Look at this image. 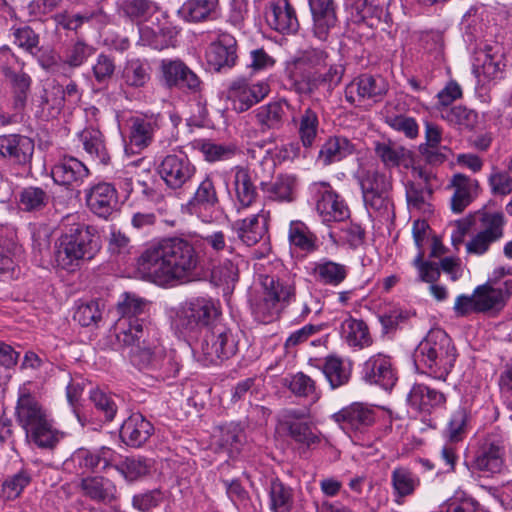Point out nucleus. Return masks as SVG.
<instances>
[{"label": "nucleus", "mask_w": 512, "mask_h": 512, "mask_svg": "<svg viewBox=\"0 0 512 512\" xmlns=\"http://www.w3.org/2000/svg\"><path fill=\"white\" fill-rule=\"evenodd\" d=\"M441 117L452 125L470 128L476 122V114L462 106L441 108Z\"/></svg>", "instance_id": "58"}, {"label": "nucleus", "mask_w": 512, "mask_h": 512, "mask_svg": "<svg viewBox=\"0 0 512 512\" xmlns=\"http://www.w3.org/2000/svg\"><path fill=\"white\" fill-rule=\"evenodd\" d=\"M82 494L95 502L110 503L117 497L116 485L102 476H88L79 484Z\"/></svg>", "instance_id": "31"}, {"label": "nucleus", "mask_w": 512, "mask_h": 512, "mask_svg": "<svg viewBox=\"0 0 512 512\" xmlns=\"http://www.w3.org/2000/svg\"><path fill=\"white\" fill-rule=\"evenodd\" d=\"M267 24L280 33L295 32L298 20L288 0H269L266 6Z\"/></svg>", "instance_id": "22"}, {"label": "nucleus", "mask_w": 512, "mask_h": 512, "mask_svg": "<svg viewBox=\"0 0 512 512\" xmlns=\"http://www.w3.org/2000/svg\"><path fill=\"white\" fill-rule=\"evenodd\" d=\"M474 293L479 312L499 311L512 295V281L507 280L499 287L486 282L477 286Z\"/></svg>", "instance_id": "21"}, {"label": "nucleus", "mask_w": 512, "mask_h": 512, "mask_svg": "<svg viewBox=\"0 0 512 512\" xmlns=\"http://www.w3.org/2000/svg\"><path fill=\"white\" fill-rule=\"evenodd\" d=\"M157 129L156 121L147 117H133L129 126V144L126 152L137 153L147 148L153 141Z\"/></svg>", "instance_id": "27"}, {"label": "nucleus", "mask_w": 512, "mask_h": 512, "mask_svg": "<svg viewBox=\"0 0 512 512\" xmlns=\"http://www.w3.org/2000/svg\"><path fill=\"white\" fill-rule=\"evenodd\" d=\"M269 92L270 86L266 81L249 83L245 79H238L231 83L227 97L235 111L244 112L262 101Z\"/></svg>", "instance_id": "12"}, {"label": "nucleus", "mask_w": 512, "mask_h": 512, "mask_svg": "<svg viewBox=\"0 0 512 512\" xmlns=\"http://www.w3.org/2000/svg\"><path fill=\"white\" fill-rule=\"evenodd\" d=\"M288 387L297 396L310 397L312 400L318 399L315 382L304 373L291 376Z\"/></svg>", "instance_id": "61"}, {"label": "nucleus", "mask_w": 512, "mask_h": 512, "mask_svg": "<svg viewBox=\"0 0 512 512\" xmlns=\"http://www.w3.org/2000/svg\"><path fill=\"white\" fill-rule=\"evenodd\" d=\"M340 336L348 346L353 348L363 349L372 344V338L366 323L351 316L342 321Z\"/></svg>", "instance_id": "35"}, {"label": "nucleus", "mask_w": 512, "mask_h": 512, "mask_svg": "<svg viewBox=\"0 0 512 512\" xmlns=\"http://www.w3.org/2000/svg\"><path fill=\"white\" fill-rule=\"evenodd\" d=\"M434 178L431 172L412 166L411 179L406 183V199L410 211L423 215L432 213L430 198L432 195L431 180Z\"/></svg>", "instance_id": "9"}, {"label": "nucleus", "mask_w": 512, "mask_h": 512, "mask_svg": "<svg viewBox=\"0 0 512 512\" xmlns=\"http://www.w3.org/2000/svg\"><path fill=\"white\" fill-rule=\"evenodd\" d=\"M232 190L238 209L251 206L257 197V189L248 168L236 166L231 170Z\"/></svg>", "instance_id": "26"}, {"label": "nucleus", "mask_w": 512, "mask_h": 512, "mask_svg": "<svg viewBox=\"0 0 512 512\" xmlns=\"http://www.w3.org/2000/svg\"><path fill=\"white\" fill-rule=\"evenodd\" d=\"M500 71L499 62L490 50H479L475 54L473 72L479 81L494 78Z\"/></svg>", "instance_id": "54"}, {"label": "nucleus", "mask_w": 512, "mask_h": 512, "mask_svg": "<svg viewBox=\"0 0 512 512\" xmlns=\"http://www.w3.org/2000/svg\"><path fill=\"white\" fill-rule=\"evenodd\" d=\"M100 238L93 226L77 224L62 235L55 250V262L65 270H74L83 259H91L100 249Z\"/></svg>", "instance_id": "3"}, {"label": "nucleus", "mask_w": 512, "mask_h": 512, "mask_svg": "<svg viewBox=\"0 0 512 512\" xmlns=\"http://www.w3.org/2000/svg\"><path fill=\"white\" fill-rule=\"evenodd\" d=\"M481 232L491 241L498 242L504 237L506 219L502 212H485L480 217Z\"/></svg>", "instance_id": "52"}, {"label": "nucleus", "mask_w": 512, "mask_h": 512, "mask_svg": "<svg viewBox=\"0 0 512 512\" xmlns=\"http://www.w3.org/2000/svg\"><path fill=\"white\" fill-rule=\"evenodd\" d=\"M299 417L296 411H289L285 416L283 424L288 430L289 436L297 444L306 448L318 444L320 441L318 433L307 422L299 420Z\"/></svg>", "instance_id": "37"}, {"label": "nucleus", "mask_w": 512, "mask_h": 512, "mask_svg": "<svg viewBox=\"0 0 512 512\" xmlns=\"http://www.w3.org/2000/svg\"><path fill=\"white\" fill-rule=\"evenodd\" d=\"M195 147L208 162L227 160L235 154L234 146L218 144L209 140H199L195 143Z\"/></svg>", "instance_id": "55"}, {"label": "nucleus", "mask_w": 512, "mask_h": 512, "mask_svg": "<svg viewBox=\"0 0 512 512\" xmlns=\"http://www.w3.org/2000/svg\"><path fill=\"white\" fill-rule=\"evenodd\" d=\"M218 204V196L213 181L206 177L196 189L187 204L190 214L196 215L203 222L209 223L214 219L213 211Z\"/></svg>", "instance_id": "20"}, {"label": "nucleus", "mask_w": 512, "mask_h": 512, "mask_svg": "<svg viewBox=\"0 0 512 512\" xmlns=\"http://www.w3.org/2000/svg\"><path fill=\"white\" fill-rule=\"evenodd\" d=\"M261 283L263 292L253 305V312L260 321L270 322L278 317L284 304L295 296V286L292 281L268 275L262 278Z\"/></svg>", "instance_id": "7"}, {"label": "nucleus", "mask_w": 512, "mask_h": 512, "mask_svg": "<svg viewBox=\"0 0 512 512\" xmlns=\"http://www.w3.org/2000/svg\"><path fill=\"white\" fill-rule=\"evenodd\" d=\"M86 202L94 214L107 218L118 204L116 189L109 183H98L87 191Z\"/></svg>", "instance_id": "24"}, {"label": "nucleus", "mask_w": 512, "mask_h": 512, "mask_svg": "<svg viewBox=\"0 0 512 512\" xmlns=\"http://www.w3.org/2000/svg\"><path fill=\"white\" fill-rule=\"evenodd\" d=\"M152 431V424L141 414L135 413L128 417L122 424L120 437L127 445L139 447L149 439Z\"/></svg>", "instance_id": "30"}, {"label": "nucleus", "mask_w": 512, "mask_h": 512, "mask_svg": "<svg viewBox=\"0 0 512 512\" xmlns=\"http://www.w3.org/2000/svg\"><path fill=\"white\" fill-rule=\"evenodd\" d=\"M218 5V0H188L179 9L180 16L190 22H199L209 17Z\"/></svg>", "instance_id": "48"}, {"label": "nucleus", "mask_w": 512, "mask_h": 512, "mask_svg": "<svg viewBox=\"0 0 512 512\" xmlns=\"http://www.w3.org/2000/svg\"><path fill=\"white\" fill-rule=\"evenodd\" d=\"M116 458V452L108 447H102L96 451L81 448L71 455L65 465L68 468L73 466L76 473H84L98 467L106 469L116 462Z\"/></svg>", "instance_id": "16"}, {"label": "nucleus", "mask_w": 512, "mask_h": 512, "mask_svg": "<svg viewBox=\"0 0 512 512\" xmlns=\"http://www.w3.org/2000/svg\"><path fill=\"white\" fill-rule=\"evenodd\" d=\"M333 419L346 432H361L373 424L375 413L370 406L355 402L335 413Z\"/></svg>", "instance_id": "18"}, {"label": "nucleus", "mask_w": 512, "mask_h": 512, "mask_svg": "<svg viewBox=\"0 0 512 512\" xmlns=\"http://www.w3.org/2000/svg\"><path fill=\"white\" fill-rule=\"evenodd\" d=\"M236 45V40L232 35L219 34L206 50L205 57L209 67L215 71L233 67L237 59Z\"/></svg>", "instance_id": "19"}, {"label": "nucleus", "mask_w": 512, "mask_h": 512, "mask_svg": "<svg viewBox=\"0 0 512 512\" xmlns=\"http://www.w3.org/2000/svg\"><path fill=\"white\" fill-rule=\"evenodd\" d=\"M299 139L306 148L313 146L319 130V118L315 110L307 107L300 111L298 115L292 116Z\"/></svg>", "instance_id": "40"}, {"label": "nucleus", "mask_w": 512, "mask_h": 512, "mask_svg": "<svg viewBox=\"0 0 512 512\" xmlns=\"http://www.w3.org/2000/svg\"><path fill=\"white\" fill-rule=\"evenodd\" d=\"M358 181L368 211L379 215L388 213L391 206L388 197L391 189L390 178L375 169L362 168L358 172Z\"/></svg>", "instance_id": "8"}, {"label": "nucleus", "mask_w": 512, "mask_h": 512, "mask_svg": "<svg viewBox=\"0 0 512 512\" xmlns=\"http://www.w3.org/2000/svg\"><path fill=\"white\" fill-rule=\"evenodd\" d=\"M219 315L217 304L209 298L187 299L169 310L172 329L182 337H195Z\"/></svg>", "instance_id": "4"}, {"label": "nucleus", "mask_w": 512, "mask_h": 512, "mask_svg": "<svg viewBox=\"0 0 512 512\" xmlns=\"http://www.w3.org/2000/svg\"><path fill=\"white\" fill-rule=\"evenodd\" d=\"M16 418L27 436L39 447H53L61 438L47 411L26 387L19 390Z\"/></svg>", "instance_id": "2"}, {"label": "nucleus", "mask_w": 512, "mask_h": 512, "mask_svg": "<svg viewBox=\"0 0 512 512\" xmlns=\"http://www.w3.org/2000/svg\"><path fill=\"white\" fill-rule=\"evenodd\" d=\"M362 378L369 384L391 390L397 381L391 358L383 353L370 356L363 364Z\"/></svg>", "instance_id": "13"}, {"label": "nucleus", "mask_w": 512, "mask_h": 512, "mask_svg": "<svg viewBox=\"0 0 512 512\" xmlns=\"http://www.w3.org/2000/svg\"><path fill=\"white\" fill-rule=\"evenodd\" d=\"M51 174L56 183L71 186L80 183L87 176L88 169L78 159L66 157L52 168Z\"/></svg>", "instance_id": "36"}, {"label": "nucleus", "mask_w": 512, "mask_h": 512, "mask_svg": "<svg viewBox=\"0 0 512 512\" xmlns=\"http://www.w3.org/2000/svg\"><path fill=\"white\" fill-rule=\"evenodd\" d=\"M375 153L386 167H396L401 164L408 167L412 164L411 151L392 142H377Z\"/></svg>", "instance_id": "42"}, {"label": "nucleus", "mask_w": 512, "mask_h": 512, "mask_svg": "<svg viewBox=\"0 0 512 512\" xmlns=\"http://www.w3.org/2000/svg\"><path fill=\"white\" fill-rule=\"evenodd\" d=\"M199 258L194 247L174 238L148 247L137 260L143 279L159 286H174L194 279Z\"/></svg>", "instance_id": "1"}, {"label": "nucleus", "mask_w": 512, "mask_h": 512, "mask_svg": "<svg viewBox=\"0 0 512 512\" xmlns=\"http://www.w3.org/2000/svg\"><path fill=\"white\" fill-rule=\"evenodd\" d=\"M131 362L139 369L158 372V377L171 378L179 372L180 365L175 350H167L155 331L147 333V339L142 340L131 352H128Z\"/></svg>", "instance_id": "5"}, {"label": "nucleus", "mask_w": 512, "mask_h": 512, "mask_svg": "<svg viewBox=\"0 0 512 512\" xmlns=\"http://www.w3.org/2000/svg\"><path fill=\"white\" fill-rule=\"evenodd\" d=\"M46 192L38 187L25 188L20 194V205L26 211L39 210L47 203Z\"/></svg>", "instance_id": "62"}, {"label": "nucleus", "mask_w": 512, "mask_h": 512, "mask_svg": "<svg viewBox=\"0 0 512 512\" xmlns=\"http://www.w3.org/2000/svg\"><path fill=\"white\" fill-rule=\"evenodd\" d=\"M124 82L133 88H140L150 80V67L148 63L139 59L130 60L123 69Z\"/></svg>", "instance_id": "51"}, {"label": "nucleus", "mask_w": 512, "mask_h": 512, "mask_svg": "<svg viewBox=\"0 0 512 512\" xmlns=\"http://www.w3.org/2000/svg\"><path fill=\"white\" fill-rule=\"evenodd\" d=\"M3 73L12 86L14 93V107L21 109L25 106L28 91L31 85L30 77L19 68L3 67Z\"/></svg>", "instance_id": "44"}, {"label": "nucleus", "mask_w": 512, "mask_h": 512, "mask_svg": "<svg viewBox=\"0 0 512 512\" xmlns=\"http://www.w3.org/2000/svg\"><path fill=\"white\" fill-rule=\"evenodd\" d=\"M14 236L12 229L0 226V278L2 280L17 276L14 257L20 248L16 245Z\"/></svg>", "instance_id": "29"}, {"label": "nucleus", "mask_w": 512, "mask_h": 512, "mask_svg": "<svg viewBox=\"0 0 512 512\" xmlns=\"http://www.w3.org/2000/svg\"><path fill=\"white\" fill-rule=\"evenodd\" d=\"M160 72L162 81L168 87H186L193 92L200 89L199 77L181 60L163 59Z\"/></svg>", "instance_id": "15"}, {"label": "nucleus", "mask_w": 512, "mask_h": 512, "mask_svg": "<svg viewBox=\"0 0 512 512\" xmlns=\"http://www.w3.org/2000/svg\"><path fill=\"white\" fill-rule=\"evenodd\" d=\"M488 185L493 195L507 196L512 193V176L508 170L493 168L488 177Z\"/></svg>", "instance_id": "60"}, {"label": "nucleus", "mask_w": 512, "mask_h": 512, "mask_svg": "<svg viewBox=\"0 0 512 512\" xmlns=\"http://www.w3.org/2000/svg\"><path fill=\"white\" fill-rule=\"evenodd\" d=\"M355 151V145L344 136H331L321 146L318 161L324 166L339 162Z\"/></svg>", "instance_id": "38"}, {"label": "nucleus", "mask_w": 512, "mask_h": 512, "mask_svg": "<svg viewBox=\"0 0 512 512\" xmlns=\"http://www.w3.org/2000/svg\"><path fill=\"white\" fill-rule=\"evenodd\" d=\"M158 173L167 187L176 190L193 179L196 167L186 155L169 154L159 164Z\"/></svg>", "instance_id": "11"}, {"label": "nucleus", "mask_w": 512, "mask_h": 512, "mask_svg": "<svg viewBox=\"0 0 512 512\" xmlns=\"http://www.w3.org/2000/svg\"><path fill=\"white\" fill-rule=\"evenodd\" d=\"M418 361L438 379H445L456 361V349L451 338L440 329L432 330L420 343Z\"/></svg>", "instance_id": "6"}, {"label": "nucleus", "mask_w": 512, "mask_h": 512, "mask_svg": "<svg viewBox=\"0 0 512 512\" xmlns=\"http://www.w3.org/2000/svg\"><path fill=\"white\" fill-rule=\"evenodd\" d=\"M408 404L417 412L430 413L434 408L442 406L446 398L443 393L424 384H416L408 394Z\"/></svg>", "instance_id": "34"}, {"label": "nucleus", "mask_w": 512, "mask_h": 512, "mask_svg": "<svg viewBox=\"0 0 512 512\" xmlns=\"http://www.w3.org/2000/svg\"><path fill=\"white\" fill-rule=\"evenodd\" d=\"M34 142L26 136L9 134L0 136V154L16 163L26 164L32 158Z\"/></svg>", "instance_id": "28"}, {"label": "nucleus", "mask_w": 512, "mask_h": 512, "mask_svg": "<svg viewBox=\"0 0 512 512\" xmlns=\"http://www.w3.org/2000/svg\"><path fill=\"white\" fill-rule=\"evenodd\" d=\"M127 481H135L145 476L149 471L146 460L139 457H128L120 464L112 465Z\"/></svg>", "instance_id": "57"}, {"label": "nucleus", "mask_w": 512, "mask_h": 512, "mask_svg": "<svg viewBox=\"0 0 512 512\" xmlns=\"http://www.w3.org/2000/svg\"><path fill=\"white\" fill-rule=\"evenodd\" d=\"M286 109H292V106L286 100H279L261 106L256 114L257 121L263 128H276L280 125Z\"/></svg>", "instance_id": "49"}, {"label": "nucleus", "mask_w": 512, "mask_h": 512, "mask_svg": "<svg viewBox=\"0 0 512 512\" xmlns=\"http://www.w3.org/2000/svg\"><path fill=\"white\" fill-rule=\"evenodd\" d=\"M245 439L243 431L237 425H229L220 429L218 436L219 447L230 456L238 454Z\"/></svg>", "instance_id": "56"}, {"label": "nucleus", "mask_w": 512, "mask_h": 512, "mask_svg": "<svg viewBox=\"0 0 512 512\" xmlns=\"http://www.w3.org/2000/svg\"><path fill=\"white\" fill-rule=\"evenodd\" d=\"M147 302L132 293H124L117 303V311L121 315L120 318H136L138 314L145 311Z\"/></svg>", "instance_id": "59"}, {"label": "nucleus", "mask_w": 512, "mask_h": 512, "mask_svg": "<svg viewBox=\"0 0 512 512\" xmlns=\"http://www.w3.org/2000/svg\"><path fill=\"white\" fill-rule=\"evenodd\" d=\"M388 91V84L382 77L361 75L355 78L345 90L346 99L350 103L365 99L379 101Z\"/></svg>", "instance_id": "17"}, {"label": "nucleus", "mask_w": 512, "mask_h": 512, "mask_svg": "<svg viewBox=\"0 0 512 512\" xmlns=\"http://www.w3.org/2000/svg\"><path fill=\"white\" fill-rule=\"evenodd\" d=\"M307 271L316 282L335 287L345 281L349 268L343 263L324 257L311 262Z\"/></svg>", "instance_id": "23"}, {"label": "nucleus", "mask_w": 512, "mask_h": 512, "mask_svg": "<svg viewBox=\"0 0 512 512\" xmlns=\"http://www.w3.org/2000/svg\"><path fill=\"white\" fill-rule=\"evenodd\" d=\"M474 468L478 471L494 474L504 468V449L496 443H485L479 450L475 460Z\"/></svg>", "instance_id": "39"}, {"label": "nucleus", "mask_w": 512, "mask_h": 512, "mask_svg": "<svg viewBox=\"0 0 512 512\" xmlns=\"http://www.w3.org/2000/svg\"><path fill=\"white\" fill-rule=\"evenodd\" d=\"M421 484L420 477L412 470L399 466L391 472L393 495L399 503L400 499L412 496Z\"/></svg>", "instance_id": "41"}, {"label": "nucleus", "mask_w": 512, "mask_h": 512, "mask_svg": "<svg viewBox=\"0 0 512 512\" xmlns=\"http://www.w3.org/2000/svg\"><path fill=\"white\" fill-rule=\"evenodd\" d=\"M454 194L451 208L455 213H461L479 194V182L463 174H456L451 180Z\"/></svg>", "instance_id": "32"}, {"label": "nucleus", "mask_w": 512, "mask_h": 512, "mask_svg": "<svg viewBox=\"0 0 512 512\" xmlns=\"http://www.w3.org/2000/svg\"><path fill=\"white\" fill-rule=\"evenodd\" d=\"M211 337L216 344V353H220L223 359L229 358L236 352V342L229 330L217 328Z\"/></svg>", "instance_id": "64"}, {"label": "nucleus", "mask_w": 512, "mask_h": 512, "mask_svg": "<svg viewBox=\"0 0 512 512\" xmlns=\"http://www.w3.org/2000/svg\"><path fill=\"white\" fill-rule=\"evenodd\" d=\"M288 239L292 246L311 252L316 248V238L301 221H292L289 226Z\"/></svg>", "instance_id": "53"}, {"label": "nucleus", "mask_w": 512, "mask_h": 512, "mask_svg": "<svg viewBox=\"0 0 512 512\" xmlns=\"http://www.w3.org/2000/svg\"><path fill=\"white\" fill-rule=\"evenodd\" d=\"M143 323L138 318H119L115 324L116 338L120 344L129 349V352L142 344L147 339V333Z\"/></svg>", "instance_id": "33"}, {"label": "nucleus", "mask_w": 512, "mask_h": 512, "mask_svg": "<svg viewBox=\"0 0 512 512\" xmlns=\"http://www.w3.org/2000/svg\"><path fill=\"white\" fill-rule=\"evenodd\" d=\"M85 151L99 163L107 164L110 157L102 133L96 128H86L80 133Z\"/></svg>", "instance_id": "45"}, {"label": "nucleus", "mask_w": 512, "mask_h": 512, "mask_svg": "<svg viewBox=\"0 0 512 512\" xmlns=\"http://www.w3.org/2000/svg\"><path fill=\"white\" fill-rule=\"evenodd\" d=\"M385 121L392 129L402 132L408 138L413 139L418 136L419 127L412 117H407L402 114H387Z\"/></svg>", "instance_id": "63"}, {"label": "nucleus", "mask_w": 512, "mask_h": 512, "mask_svg": "<svg viewBox=\"0 0 512 512\" xmlns=\"http://www.w3.org/2000/svg\"><path fill=\"white\" fill-rule=\"evenodd\" d=\"M269 213L264 210L232 224V230L247 246L258 243L265 235Z\"/></svg>", "instance_id": "25"}, {"label": "nucleus", "mask_w": 512, "mask_h": 512, "mask_svg": "<svg viewBox=\"0 0 512 512\" xmlns=\"http://www.w3.org/2000/svg\"><path fill=\"white\" fill-rule=\"evenodd\" d=\"M322 371L333 389L347 384L351 377V365L334 355L325 358Z\"/></svg>", "instance_id": "43"}, {"label": "nucleus", "mask_w": 512, "mask_h": 512, "mask_svg": "<svg viewBox=\"0 0 512 512\" xmlns=\"http://www.w3.org/2000/svg\"><path fill=\"white\" fill-rule=\"evenodd\" d=\"M297 180L293 175H280L267 186L265 192L272 200L291 202L295 199Z\"/></svg>", "instance_id": "47"}, {"label": "nucleus", "mask_w": 512, "mask_h": 512, "mask_svg": "<svg viewBox=\"0 0 512 512\" xmlns=\"http://www.w3.org/2000/svg\"><path fill=\"white\" fill-rule=\"evenodd\" d=\"M269 507L272 512H291L293 490L279 480H273L269 488Z\"/></svg>", "instance_id": "46"}, {"label": "nucleus", "mask_w": 512, "mask_h": 512, "mask_svg": "<svg viewBox=\"0 0 512 512\" xmlns=\"http://www.w3.org/2000/svg\"><path fill=\"white\" fill-rule=\"evenodd\" d=\"M425 138V145L420 146L421 153L431 163L442 162L444 155L439 152V145L442 140L441 129L437 125L427 122L425 124Z\"/></svg>", "instance_id": "50"}, {"label": "nucleus", "mask_w": 512, "mask_h": 512, "mask_svg": "<svg viewBox=\"0 0 512 512\" xmlns=\"http://www.w3.org/2000/svg\"><path fill=\"white\" fill-rule=\"evenodd\" d=\"M310 191L317 197L316 210L323 222H338L349 218L348 205L327 182L312 183Z\"/></svg>", "instance_id": "10"}, {"label": "nucleus", "mask_w": 512, "mask_h": 512, "mask_svg": "<svg viewBox=\"0 0 512 512\" xmlns=\"http://www.w3.org/2000/svg\"><path fill=\"white\" fill-rule=\"evenodd\" d=\"M312 15V32L321 41H326L337 28V6L334 0H309Z\"/></svg>", "instance_id": "14"}]
</instances>
